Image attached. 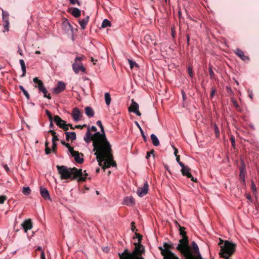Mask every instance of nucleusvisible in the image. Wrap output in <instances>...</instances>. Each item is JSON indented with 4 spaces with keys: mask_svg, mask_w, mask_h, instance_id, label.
Instances as JSON below:
<instances>
[{
    "mask_svg": "<svg viewBox=\"0 0 259 259\" xmlns=\"http://www.w3.org/2000/svg\"><path fill=\"white\" fill-rule=\"evenodd\" d=\"M235 54L240 57L241 60L244 61H246L249 60V58L248 56H246L244 55V52L239 49H237L235 52Z\"/></svg>",
    "mask_w": 259,
    "mask_h": 259,
    "instance_id": "19",
    "label": "nucleus"
},
{
    "mask_svg": "<svg viewBox=\"0 0 259 259\" xmlns=\"http://www.w3.org/2000/svg\"><path fill=\"white\" fill-rule=\"evenodd\" d=\"M148 190L149 185L148 183L146 182L143 187H139L137 189V194L139 197H142L147 194Z\"/></svg>",
    "mask_w": 259,
    "mask_h": 259,
    "instance_id": "11",
    "label": "nucleus"
},
{
    "mask_svg": "<svg viewBox=\"0 0 259 259\" xmlns=\"http://www.w3.org/2000/svg\"><path fill=\"white\" fill-rule=\"evenodd\" d=\"M97 130V127L94 125L92 126L91 127H90V133H91V131L95 132V133H96Z\"/></svg>",
    "mask_w": 259,
    "mask_h": 259,
    "instance_id": "51",
    "label": "nucleus"
},
{
    "mask_svg": "<svg viewBox=\"0 0 259 259\" xmlns=\"http://www.w3.org/2000/svg\"><path fill=\"white\" fill-rule=\"evenodd\" d=\"M135 123L137 125V126L138 127V128H139L140 132H141V135H142V136L143 137L144 141L145 142H146L147 140V138H146V136L145 135L144 132L142 130V128H141L140 124H139V123L137 121H135Z\"/></svg>",
    "mask_w": 259,
    "mask_h": 259,
    "instance_id": "35",
    "label": "nucleus"
},
{
    "mask_svg": "<svg viewBox=\"0 0 259 259\" xmlns=\"http://www.w3.org/2000/svg\"><path fill=\"white\" fill-rule=\"evenodd\" d=\"M31 191V189L29 188V187H23V189L22 190V193L25 195H28L30 194Z\"/></svg>",
    "mask_w": 259,
    "mask_h": 259,
    "instance_id": "38",
    "label": "nucleus"
},
{
    "mask_svg": "<svg viewBox=\"0 0 259 259\" xmlns=\"http://www.w3.org/2000/svg\"><path fill=\"white\" fill-rule=\"evenodd\" d=\"M230 140L231 142L232 146L234 147L235 145V138L234 137L232 136L230 138Z\"/></svg>",
    "mask_w": 259,
    "mask_h": 259,
    "instance_id": "50",
    "label": "nucleus"
},
{
    "mask_svg": "<svg viewBox=\"0 0 259 259\" xmlns=\"http://www.w3.org/2000/svg\"><path fill=\"white\" fill-rule=\"evenodd\" d=\"M219 244L220 246L219 255L221 257L224 259H231L229 256L232 255L235 252L236 245L235 243L220 239Z\"/></svg>",
    "mask_w": 259,
    "mask_h": 259,
    "instance_id": "4",
    "label": "nucleus"
},
{
    "mask_svg": "<svg viewBox=\"0 0 259 259\" xmlns=\"http://www.w3.org/2000/svg\"><path fill=\"white\" fill-rule=\"evenodd\" d=\"M69 152L71 154V155L73 156V155L76 153L77 151H74L73 149V148L71 147L70 146L68 148Z\"/></svg>",
    "mask_w": 259,
    "mask_h": 259,
    "instance_id": "45",
    "label": "nucleus"
},
{
    "mask_svg": "<svg viewBox=\"0 0 259 259\" xmlns=\"http://www.w3.org/2000/svg\"><path fill=\"white\" fill-rule=\"evenodd\" d=\"M96 124L100 127L101 133L97 132L93 135L90 132V126H88V130L83 137V139L87 143L93 141V146L95 150L98 149L99 152H103L104 150L109 151L110 150V144L106 138L102 122L100 120H98L97 121Z\"/></svg>",
    "mask_w": 259,
    "mask_h": 259,
    "instance_id": "1",
    "label": "nucleus"
},
{
    "mask_svg": "<svg viewBox=\"0 0 259 259\" xmlns=\"http://www.w3.org/2000/svg\"><path fill=\"white\" fill-rule=\"evenodd\" d=\"M35 87H37L39 91L44 94V96H46V94H47L48 91L45 87L44 83L40 85H37V87L35 86Z\"/></svg>",
    "mask_w": 259,
    "mask_h": 259,
    "instance_id": "31",
    "label": "nucleus"
},
{
    "mask_svg": "<svg viewBox=\"0 0 259 259\" xmlns=\"http://www.w3.org/2000/svg\"><path fill=\"white\" fill-rule=\"evenodd\" d=\"M66 84L62 81H59L57 84V87L54 88L53 92L55 94H58L63 92L65 89Z\"/></svg>",
    "mask_w": 259,
    "mask_h": 259,
    "instance_id": "14",
    "label": "nucleus"
},
{
    "mask_svg": "<svg viewBox=\"0 0 259 259\" xmlns=\"http://www.w3.org/2000/svg\"><path fill=\"white\" fill-rule=\"evenodd\" d=\"M164 249L161 246H159L158 248L161 251V254L163 256L164 259H179V258L171 252L169 249L171 246L168 243L164 242L163 244Z\"/></svg>",
    "mask_w": 259,
    "mask_h": 259,
    "instance_id": "6",
    "label": "nucleus"
},
{
    "mask_svg": "<svg viewBox=\"0 0 259 259\" xmlns=\"http://www.w3.org/2000/svg\"><path fill=\"white\" fill-rule=\"evenodd\" d=\"M128 110L130 112L135 113L138 116L141 115V113L139 111V105L133 99L132 100V105L128 108Z\"/></svg>",
    "mask_w": 259,
    "mask_h": 259,
    "instance_id": "13",
    "label": "nucleus"
},
{
    "mask_svg": "<svg viewBox=\"0 0 259 259\" xmlns=\"http://www.w3.org/2000/svg\"><path fill=\"white\" fill-rule=\"evenodd\" d=\"M63 27L67 31L69 30L72 31L73 27L68 21L63 23Z\"/></svg>",
    "mask_w": 259,
    "mask_h": 259,
    "instance_id": "28",
    "label": "nucleus"
},
{
    "mask_svg": "<svg viewBox=\"0 0 259 259\" xmlns=\"http://www.w3.org/2000/svg\"><path fill=\"white\" fill-rule=\"evenodd\" d=\"M150 138L152 141V143L154 146L157 147L159 145L160 143L159 139L155 134H152L150 136Z\"/></svg>",
    "mask_w": 259,
    "mask_h": 259,
    "instance_id": "25",
    "label": "nucleus"
},
{
    "mask_svg": "<svg viewBox=\"0 0 259 259\" xmlns=\"http://www.w3.org/2000/svg\"><path fill=\"white\" fill-rule=\"evenodd\" d=\"M245 165L243 160H241V164L239 166V177L241 183L243 185H245Z\"/></svg>",
    "mask_w": 259,
    "mask_h": 259,
    "instance_id": "9",
    "label": "nucleus"
},
{
    "mask_svg": "<svg viewBox=\"0 0 259 259\" xmlns=\"http://www.w3.org/2000/svg\"><path fill=\"white\" fill-rule=\"evenodd\" d=\"M40 193L42 197L46 200H50V196L48 190L45 187L41 186L39 188Z\"/></svg>",
    "mask_w": 259,
    "mask_h": 259,
    "instance_id": "17",
    "label": "nucleus"
},
{
    "mask_svg": "<svg viewBox=\"0 0 259 259\" xmlns=\"http://www.w3.org/2000/svg\"><path fill=\"white\" fill-rule=\"evenodd\" d=\"M153 152H154V150H152L151 151H150L149 152H147V155L146 156V158H147V159L149 158V157L150 156V155L151 154H153Z\"/></svg>",
    "mask_w": 259,
    "mask_h": 259,
    "instance_id": "59",
    "label": "nucleus"
},
{
    "mask_svg": "<svg viewBox=\"0 0 259 259\" xmlns=\"http://www.w3.org/2000/svg\"><path fill=\"white\" fill-rule=\"evenodd\" d=\"M20 64L21 68H24V67H26L24 61L23 59L20 60Z\"/></svg>",
    "mask_w": 259,
    "mask_h": 259,
    "instance_id": "53",
    "label": "nucleus"
},
{
    "mask_svg": "<svg viewBox=\"0 0 259 259\" xmlns=\"http://www.w3.org/2000/svg\"><path fill=\"white\" fill-rule=\"evenodd\" d=\"M2 19L3 21H9V13L2 10Z\"/></svg>",
    "mask_w": 259,
    "mask_h": 259,
    "instance_id": "29",
    "label": "nucleus"
},
{
    "mask_svg": "<svg viewBox=\"0 0 259 259\" xmlns=\"http://www.w3.org/2000/svg\"><path fill=\"white\" fill-rule=\"evenodd\" d=\"M135 247L132 251L133 259H145L142 254L145 252L144 247L141 244L135 243Z\"/></svg>",
    "mask_w": 259,
    "mask_h": 259,
    "instance_id": "7",
    "label": "nucleus"
},
{
    "mask_svg": "<svg viewBox=\"0 0 259 259\" xmlns=\"http://www.w3.org/2000/svg\"><path fill=\"white\" fill-rule=\"evenodd\" d=\"M179 164L180 165V166L182 167V169H183V170H184L185 169V167H186L187 166H185L183 163V162H182L181 161L180 162H179Z\"/></svg>",
    "mask_w": 259,
    "mask_h": 259,
    "instance_id": "54",
    "label": "nucleus"
},
{
    "mask_svg": "<svg viewBox=\"0 0 259 259\" xmlns=\"http://www.w3.org/2000/svg\"><path fill=\"white\" fill-rule=\"evenodd\" d=\"M81 113L80 110L77 108H74L72 111V116L75 121H78L80 119Z\"/></svg>",
    "mask_w": 259,
    "mask_h": 259,
    "instance_id": "21",
    "label": "nucleus"
},
{
    "mask_svg": "<svg viewBox=\"0 0 259 259\" xmlns=\"http://www.w3.org/2000/svg\"><path fill=\"white\" fill-rule=\"evenodd\" d=\"M182 239L179 240L176 248L180 251L186 259H194L192 256V252L189 245L188 238L187 236L182 237Z\"/></svg>",
    "mask_w": 259,
    "mask_h": 259,
    "instance_id": "5",
    "label": "nucleus"
},
{
    "mask_svg": "<svg viewBox=\"0 0 259 259\" xmlns=\"http://www.w3.org/2000/svg\"><path fill=\"white\" fill-rule=\"evenodd\" d=\"M7 199V197L6 196L1 195L0 196V204H3L5 200Z\"/></svg>",
    "mask_w": 259,
    "mask_h": 259,
    "instance_id": "47",
    "label": "nucleus"
},
{
    "mask_svg": "<svg viewBox=\"0 0 259 259\" xmlns=\"http://www.w3.org/2000/svg\"><path fill=\"white\" fill-rule=\"evenodd\" d=\"M54 122L60 128H63L65 131L68 130V125L65 123V121L62 120L58 115H55L54 117Z\"/></svg>",
    "mask_w": 259,
    "mask_h": 259,
    "instance_id": "10",
    "label": "nucleus"
},
{
    "mask_svg": "<svg viewBox=\"0 0 259 259\" xmlns=\"http://www.w3.org/2000/svg\"><path fill=\"white\" fill-rule=\"evenodd\" d=\"M4 167L5 168V169L6 170V171L7 172H8L10 170V169L7 164H5L4 165Z\"/></svg>",
    "mask_w": 259,
    "mask_h": 259,
    "instance_id": "64",
    "label": "nucleus"
},
{
    "mask_svg": "<svg viewBox=\"0 0 259 259\" xmlns=\"http://www.w3.org/2000/svg\"><path fill=\"white\" fill-rule=\"evenodd\" d=\"M48 142H46L45 143V146H46V149H45V153L46 154H49L51 153V149L48 147Z\"/></svg>",
    "mask_w": 259,
    "mask_h": 259,
    "instance_id": "43",
    "label": "nucleus"
},
{
    "mask_svg": "<svg viewBox=\"0 0 259 259\" xmlns=\"http://www.w3.org/2000/svg\"><path fill=\"white\" fill-rule=\"evenodd\" d=\"M66 139L67 140H71L72 141L75 140L76 139V136L75 132H68L66 131L65 132Z\"/></svg>",
    "mask_w": 259,
    "mask_h": 259,
    "instance_id": "24",
    "label": "nucleus"
},
{
    "mask_svg": "<svg viewBox=\"0 0 259 259\" xmlns=\"http://www.w3.org/2000/svg\"><path fill=\"white\" fill-rule=\"evenodd\" d=\"M89 18H90L89 16H87L85 18L82 19L81 20H79L78 21V23H79L81 29H84L85 28L86 25L89 21Z\"/></svg>",
    "mask_w": 259,
    "mask_h": 259,
    "instance_id": "23",
    "label": "nucleus"
},
{
    "mask_svg": "<svg viewBox=\"0 0 259 259\" xmlns=\"http://www.w3.org/2000/svg\"><path fill=\"white\" fill-rule=\"evenodd\" d=\"M56 167L61 180L68 179L74 180L78 178V181L83 182L85 181L87 177L88 176L86 170L82 172L81 169H77L75 167L68 168L64 165H57Z\"/></svg>",
    "mask_w": 259,
    "mask_h": 259,
    "instance_id": "2",
    "label": "nucleus"
},
{
    "mask_svg": "<svg viewBox=\"0 0 259 259\" xmlns=\"http://www.w3.org/2000/svg\"><path fill=\"white\" fill-rule=\"evenodd\" d=\"M123 204L127 206H133L135 204V201L133 196L126 197L123 199Z\"/></svg>",
    "mask_w": 259,
    "mask_h": 259,
    "instance_id": "20",
    "label": "nucleus"
},
{
    "mask_svg": "<svg viewBox=\"0 0 259 259\" xmlns=\"http://www.w3.org/2000/svg\"><path fill=\"white\" fill-rule=\"evenodd\" d=\"M82 60L81 57H76L75 58L74 62L72 64V68L75 73H78L80 71L84 72L85 71V67L80 63Z\"/></svg>",
    "mask_w": 259,
    "mask_h": 259,
    "instance_id": "8",
    "label": "nucleus"
},
{
    "mask_svg": "<svg viewBox=\"0 0 259 259\" xmlns=\"http://www.w3.org/2000/svg\"><path fill=\"white\" fill-rule=\"evenodd\" d=\"M83 156V154L81 153H79L78 151H77L73 155V157H74L75 161L79 164L83 163V158L82 157Z\"/></svg>",
    "mask_w": 259,
    "mask_h": 259,
    "instance_id": "22",
    "label": "nucleus"
},
{
    "mask_svg": "<svg viewBox=\"0 0 259 259\" xmlns=\"http://www.w3.org/2000/svg\"><path fill=\"white\" fill-rule=\"evenodd\" d=\"M215 92V89L214 88H212L211 89V93H210V96H211V97H213V96H214V95Z\"/></svg>",
    "mask_w": 259,
    "mask_h": 259,
    "instance_id": "58",
    "label": "nucleus"
},
{
    "mask_svg": "<svg viewBox=\"0 0 259 259\" xmlns=\"http://www.w3.org/2000/svg\"><path fill=\"white\" fill-rule=\"evenodd\" d=\"M3 26L4 28L3 32H5L9 31L10 25L9 21H3Z\"/></svg>",
    "mask_w": 259,
    "mask_h": 259,
    "instance_id": "34",
    "label": "nucleus"
},
{
    "mask_svg": "<svg viewBox=\"0 0 259 259\" xmlns=\"http://www.w3.org/2000/svg\"><path fill=\"white\" fill-rule=\"evenodd\" d=\"M41 259H46L45 252L44 251L41 252Z\"/></svg>",
    "mask_w": 259,
    "mask_h": 259,
    "instance_id": "62",
    "label": "nucleus"
},
{
    "mask_svg": "<svg viewBox=\"0 0 259 259\" xmlns=\"http://www.w3.org/2000/svg\"><path fill=\"white\" fill-rule=\"evenodd\" d=\"M93 151L95 152V155H96L99 165L101 166L103 163L104 165L102 167L103 169L109 168L110 166L114 167L116 166L115 162L113 160L111 147L110 150L109 151L104 150L103 152H99L98 149L95 150L94 148Z\"/></svg>",
    "mask_w": 259,
    "mask_h": 259,
    "instance_id": "3",
    "label": "nucleus"
},
{
    "mask_svg": "<svg viewBox=\"0 0 259 259\" xmlns=\"http://www.w3.org/2000/svg\"><path fill=\"white\" fill-rule=\"evenodd\" d=\"M85 114L89 117H93L94 115L95 112L92 108L90 107H87L84 109Z\"/></svg>",
    "mask_w": 259,
    "mask_h": 259,
    "instance_id": "26",
    "label": "nucleus"
},
{
    "mask_svg": "<svg viewBox=\"0 0 259 259\" xmlns=\"http://www.w3.org/2000/svg\"><path fill=\"white\" fill-rule=\"evenodd\" d=\"M251 189L253 193H255L256 192V188L253 181L251 182Z\"/></svg>",
    "mask_w": 259,
    "mask_h": 259,
    "instance_id": "46",
    "label": "nucleus"
},
{
    "mask_svg": "<svg viewBox=\"0 0 259 259\" xmlns=\"http://www.w3.org/2000/svg\"><path fill=\"white\" fill-rule=\"evenodd\" d=\"M185 228L183 227H180L179 231H180V234L182 236V237L184 236H186V233L185 231Z\"/></svg>",
    "mask_w": 259,
    "mask_h": 259,
    "instance_id": "40",
    "label": "nucleus"
},
{
    "mask_svg": "<svg viewBox=\"0 0 259 259\" xmlns=\"http://www.w3.org/2000/svg\"><path fill=\"white\" fill-rule=\"evenodd\" d=\"M190 171H191L190 168L188 166L185 167V169L184 170H183V169H181V172L183 176H185L187 177L190 178L191 181H192L193 182H197V179L194 178L192 176V175H191V174L190 172Z\"/></svg>",
    "mask_w": 259,
    "mask_h": 259,
    "instance_id": "16",
    "label": "nucleus"
},
{
    "mask_svg": "<svg viewBox=\"0 0 259 259\" xmlns=\"http://www.w3.org/2000/svg\"><path fill=\"white\" fill-rule=\"evenodd\" d=\"M71 14L75 18L79 17L81 15V11L77 8H73Z\"/></svg>",
    "mask_w": 259,
    "mask_h": 259,
    "instance_id": "27",
    "label": "nucleus"
},
{
    "mask_svg": "<svg viewBox=\"0 0 259 259\" xmlns=\"http://www.w3.org/2000/svg\"><path fill=\"white\" fill-rule=\"evenodd\" d=\"M128 62L130 64V68L131 69L133 68L134 67H136L137 68L139 67V65L136 62L133 61L132 60L128 59Z\"/></svg>",
    "mask_w": 259,
    "mask_h": 259,
    "instance_id": "37",
    "label": "nucleus"
},
{
    "mask_svg": "<svg viewBox=\"0 0 259 259\" xmlns=\"http://www.w3.org/2000/svg\"><path fill=\"white\" fill-rule=\"evenodd\" d=\"M35 87H37L39 91L44 94V96H46V94H47L48 91L45 87L44 83L40 85H37V87L35 86Z\"/></svg>",
    "mask_w": 259,
    "mask_h": 259,
    "instance_id": "30",
    "label": "nucleus"
},
{
    "mask_svg": "<svg viewBox=\"0 0 259 259\" xmlns=\"http://www.w3.org/2000/svg\"><path fill=\"white\" fill-rule=\"evenodd\" d=\"M21 226L24 230L25 232L26 233L28 230H30L32 228V224L31 220L28 219L25 220L21 224Z\"/></svg>",
    "mask_w": 259,
    "mask_h": 259,
    "instance_id": "18",
    "label": "nucleus"
},
{
    "mask_svg": "<svg viewBox=\"0 0 259 259\" xmlns=\"http://www.w3.org/2000/svg\"><path fill=\"white\" fill-rule=\"evenodd\" d=\"M59 140V139L58 138L57 136L56 135H54L53 136V138H52V143H53V145H54V143H55V142L56 141H58Z\"/></svg>",
    "mask_w": 259,
    "mask_h": 259,
    "instance_id": "52",
    "label": "nucleus"
},
{
    "mask_svg": "<svg viewBox=\"0 0 259 259\" xmlns=\"http://www.w3.org/2000/svg\"><path fill=\"white\" fill-rule=\"evenodd\" d=\"M33 82L37 84L38 85H40L43 84V82L41 80L39 79L37 77H34L33 79Z\"/></svg>",
    "mask_w": 259,
    "mask_h": 259,
    "instance_id": "41",
    "label": "nucleus"
},
{
    "mask_svg": "<svg viewBox=\"0 0 259 259\" xmlns=\"http://www.w3.org/2000/svg\"><path fill=\"white\" fill-rule=\"evenodd\" d=\"M208 72L210 75V77L211 79H213L214 78V73L213 71L212 66H209L208 68Z\"/></svg>",
    "mask_w": 259,
    "mask_h": 259,
    "instance_id": "39",
    "label": "nucleus"
},
{
    "mask_svg": "<svg viewBox=\"0 0 259 259\" xmlns=\"http://www.w3.org/2000/svg\"><path fill=\"white\" fill-rule=\"evenodd\" d=\"M111 25V23L110 21L107 19H105L102 23V27L103 28L110 27Z\"/></svg>",
    "mask_w": 259,
    "mask_h": 259,
    "instance_id": "33",
    "label": "nucleus"
},
{
    "mask_svg": "<svg viewBox=\"0 0 259 259\" xmlns=\"http://www.w3.org/2000/svg\"><path fill=\"white\" fill-rule=\"evenodd\" d=\"M232 102H233V104L234 105V106L236 107V108H238V105L236 101H235V100H233L232 101Z\"/></svg>",
    "mask_w": 259,
    "mask_h": 259,
    "instance_id": "63",
    "label": "nucleus"
},
{
    "mask_svg": "<svg viewBox=\"0 0 259 259\" xmlns=\"http://www.w3.org/2000/svg\"><path fill=\"white\" fill-rule=\"evenodd\" d=\"M182 94L183 100H184V101L186 100V94L185 93V92L184 91H182Z\"/></svg>",
    "mask_w": 259,
    "mask_h": 259,
    "instance_id": "60",
    "label": "nucleus"
},
{
    "mask_svg": "<svg viewBox=\"0 0 259 259\" xmlns=\"http://www.w3.org/2000/svg\"><path fill=\"white\" fill-rule=\"evenodd\" d=\"M46 113L47 115L49 120H53V117H52V114H51V112L48 110H46Z\"/></svg>",
    "mask_w": 259,
    "mask_h": 259,
    "instance_id": "48",
    "label": "nucleus"
},
{
    "mask_svg": "<svg viewBox=\"0 0 259 259\" xmlns=\"http://www.w3.org/2000/svg\"><path fill=\"white\" fill-rule=\"evenodd\" d=\"M214 132H215L216 137H219L220 136V131H219V129L218 127L217 126V125L215 124L214 125Z\"/></svg>",
    "mask_w": 259,
    "mask_h": 259,
    "instance_id": "42",
    "label": "nucleus"
},
{
    "mask_svg": "<svg viewBox=\"0 0 259 259\" xmlns=\"http://www.w3.org/2000/svg\"><path fill=\"white\" fill-rule=\"evenodd\" d=\"M61 143L63 145L65 146L67 148H68V147L70 146V145L68 143H66L64 141H62Z\"/></svg>",
    "mask_w": 259,
    "mask_h": 259,
    "instance_id": "56",
    "label": "nucleus"
},
{
    "mask_svg": "<svg viewBox=\"0 0 259 259\" xmlns=\"http://www.w3.org/2000/svg\"><path fill=\"white\" fill-rule=\"evenodd\" d=\"M248 93L249 94V98L251 99H253V93H252V92L250 90H248Z\"/></svg>",
    "mask_w": 259,
    "mask_h": 259,
    "instance_id": "57",
    "label": "nucleus"
},
{
    "mask_svg": "<svg viewBox=\"0 0 259 259\" xmlns=\"http://www.w3.org/2000/svg\"><path fill=\"white\" fill-rule=\"evenodd\" d=\"M105 100L106 104L107 106H109L111 103V96L109 93H106L105 94Z\"/></svg>",
    "mask_w": 259,
    "mask_h": 259,
    "instance_id": "32",
    "label": "nucleus"
},
{
    "mask_svg": "<svg viewBox=\"0 0 259 259\" xmlns=\"http://www.w3.org/2000/svg\"><path fill=\"white\" fill-rule=\"evenodd\" d=\"M70 4L73 5H77L78 6L80 5V3L78 1V0H69Z\"/></svg>",
    "mask_w": 259,
    "mask_h": 259,
    "instance_id": "44",
    "label": "nucleus"
},
{
    "mask_svg": "<svg viewBox=\"0 0 259 259\" xmlns=\"http://www.w3.org/2000/svg\"><path fill=\"white\" fill-rule=\"evenodd\" d=\"M22 69V72H23V73L21 75V77H24L25 76V74H26V67H24V68H21Z\"/></svg>",
    "mask_w": 259,
    "mask_h": 259,
    "instance_id": "55",
    "label": "nucleus"
},
{
    "mask_svg": "<svg viewBox=\"0 0 259 259\" xmlns=\"http://www.w3.org/2000/svg\"><path fill=\"white\" fill-rule=\"evenodd\" d=\"M19 88L22 91V92L23 93L24 95H25V96L26 97L27 99L28 100L29 99L30 96H29V94L28 93V92L21 85H19Z\"/></svg>",
    "mask_w": 259,
    "mask_h": 259,
    "instance_id": "36",
    "label": "nucleus"
},
{
    "mask_svg": "<svg viewBox=\"0 0 259 259\" xmlns=\"http://www.w3.org/2000/svg\"><path fill=\"white\" fill-rule=\"evenodd\" d=\"M192 248L194 251L192 256L194 259H203L199 252L198 246L195 241L192 242Z\"/></svg>",
    "mask_w": 259,
    "mask_h": 259,
    "instance_id": "12",
    "label": "nucleus"
},
{
    "mask_svg": "<svg viewBox=\"0 0 259 259\" xmlns=\"http://www.w3.org/2000/svg\"><path fill=\"white\" fill-rule=\"evenodd\" d=\"M87 126V124H83V125H75L74 127L81 129L83 126Z\"/></svg>",
    "mask_w": 259,
    "mask_h": 259,
    "instance_id": "61",
    "label": "nucleus"
},
{
    "mask_svg": "<svg viewBox=\"0 0 259 259\" xmlns=\"http://www.w3.org/2000/svg\"><path fill=\"white\" fill-rule=\"evenodd\" d=\"M188 73H189L190 76L191 78H192L193 76V70H192V68H191L190 67H189L188 68Z\"/></svg>",
    "mask_w": 259,
    "mask_h": 259,
    "instance_id": "49",
    "label": "nucleus"
},
{
    "mask_svg": "<svg viewBox=\"0 0 259 259\" xmlns=\"http://www.w3.org/2000/svg\"><path fill=\"white\" fill-rule=\"evenodd\" d=\"M119 259H133L132 252H129L127 248L124 249L122 252L118 253Z\"/></svg>",
    "mask_w": 259,
    "mask_h": 259,
    "instance_id": "15",
    "label": "nucleus"
}]
</instances>
